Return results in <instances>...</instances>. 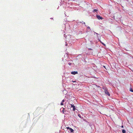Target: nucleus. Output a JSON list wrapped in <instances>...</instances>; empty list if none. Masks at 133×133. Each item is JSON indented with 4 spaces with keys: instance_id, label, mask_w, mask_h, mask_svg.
<instances>
[{
    "instance_id": "f257e3e1",
    "label": "nucleus",
    "mask_w": 133,
    "mask_h": 133,
    "mask_svg": "<svg viewBox=\"0 0 133 133\" xmlns=\"http://www.w3.org/2000/svg\"><path fill=\"white\" fill-rule=\"evenodd\" d=\"M104 92L105 94L108 95V96H110V94L109 92L108 91V90H107L104 91Z\"/></svg>"
},
{
    "instance_id": "f03ea898",
    "label": "nucleus",
    "mask_w": 133,
    "mask_h": 133,
    "mask_svg": "<svg viewBox=\"0 0 133 133\" xmlns=\"http://www.w3.org/2000/svg\"><path fill=\"white\" fill-rule=\"evenodd\" d=\"M96 17L98 19H103V18L100 16L99 15H96Z\"/></svg>"
},
{
    "instance_id": "7ed1b4c3",
    "label": "nucleus",
    "mask_w": 133,
    "mask_h": 133,
    "mask_svg": "<svg viewBox=\"0 0 133 133\" xmlns=\"http://www.w3.org/2000/svg\"><path fill=\"white\" fill-rule=\"evenodd\" d=\"M71 74H72L75 75L78 74V72L75 71H72L71 72Z\"/></svg>"
},
{
    "instance_id": "20e7f679",
    "label": "nucleus",
    "mask_w": 133,
    "mask_h": 133,
    "mask_svg": "<svg viewBox=\"0 0 133 133\" xmlns=\"http://www.w3.org/2000/svg\"><path fill=\"white\" fill-rule=\"evenodd\" d=\"M71 107L72 108H73V110L75 111L76 110L75 107L73 105L71 104Z\"/></svg>"
},
{
    "instance_id": "39448f33",
    "label": "nucleus",
    "mask_w": 133,
    "mask_h": 133,
    "mask_svg": "<svg viewBox=\"0 0 133 133\" xmlns=\"http://www.w3.org/2000/svg\"><path fill=\"white\" fill-rule=\"evenodd\" d=\"M102 89L104 90V91L107 90H108V88L105 87H102Z\"/></svg>"
},
{
    "instance_id": "423d86ee",
    "label": "nucleus",
    "mask_w": 133,
    "mask_h": 133,
    "mask_svg": "<svg viewBox=\"0 0 133 133\" xmlns=\"http://www.w3.org/2000/svg\"><path fill=\"white\" fill-rule=\"evenodd\" d=\"M69 130L71 132H73L74 131V130L71 128H69Z\"/></svg>"
},
{
    "instance_id": "0eeeda50",
    "label": "nucleus",
    "mask_w": 133,
    "mask_h": 133,
    "mask_svg": "<svg viewBox=\"0 0 133 133\" xmlns=\"http://www.w3.org/2000/svg\"><path fill=\"white\" fill-rule=\"evenodd\" d=\"M97 11H98V10L97 9H95L94 10H93L92 12H93L95 13V12H97Z\"/></svg>"
},
{
    "instance_id": "6e6552de",
    "label": "nucleus",
    "mask_w": 133,
    "mask_h": 133,
    "mask_svg": "<svg viewBox=\"0 0 133 133\" xmlns=\"http://www.w3.org/2000/svg\"><path fill=\"white\" fill-rule=\"evenodd\" d=\"M87 30H88V31H89L91 30V29H90V27L89 26L87 27Z\"/></svg>"
},
{
    "instance_id": "1a4fd4ad",
    "label": "nucleus",
    "mask_w": 133,
    "mask_h": 133,
    "mask_svg": "<svg viewBox=\"0 0 133 133\" xmlns=\"http://www.w3.org/2000/svg\"><path fill=\"white\" fill-rule=\"evenodd\" d=\"M130 91L133 92V90L132 89V88H130Z\"/></svg>"
},
{
    "instance_id": "9d476101",
    "label": "nucleus",
    "mask_w": 133,
    "mask_h": 133,
    "mask_svg": "<svg viewBox=\"0 0 133 133\" xmlns=\"http://www.w3.org/2000/svg\"><path fill=\"white\" fill-rule=\"evenodd\" d=\"M122 132L123 133H126V131L125 130L123 129L122 130Z\"/></svg>"
},
{
    "instance_id": "9b49d317",
    "label": "nucleus",
    "mask_w": 133,
    "mask_h": 133,
    "mask_svg": "<svg viewBox=\"0 0 133 133\" xmlns=\"http://www.w3.org/2000/svg\"><path fill=\"white\" fill-rule=\"evenodd\" d=\"M78 116L80 118H82L83 119V117H81V115L80 114H78Z\"/></svg>"
},
{
    "instance_id": "f8f14e48",
    "label": "nucleus",
    "mask_w": 133,
    "mask_h": 133,
    "mask_svg": "<svg viewBox=\"0 0 133 133\" xmlns=\"http://www.w3.org/2000/svg\"><path fill=\"white\" fill-rule=\"evenodd\" d=\"M80 23H82L83 24H84L85 26H86V25H85V22H80Z\"/></svg>"
},
{
    "instance_id": "ddd939ff",
    "label": "nucleus",
    "mask_w": 133,
    "mask_h": 133,
    "mask_svg": "<svg viewBox=\"0 0 133 133\" xmlns=\"http://www.w3.org/2000/svg\"><path fill=\"white\" fill-rule=\"evenodd\" d=\"M64 108L62 110V111H63V112L64 113V112H65V111H64Z\"/></svg>"
},
{
    "instance_id": "4468645a",
    "label": "nucleus",
    "mask_w": 133,
    "mask_h": 133,
    "mask_svg": "<svg viewBox=\"0 0 133 133\" xmlns=\"http://www.w3.org/2000/svg\"><path fill=\"white\" fill-rule=\"evenodd\" d=\"M61 105H63V102H62L61 103Z\"/></svg>"
},
{
    "instance_id": "2eb2a0df",
    "label": "nucleus",
    "mask_w": 133,
    "mask_h": 133,
    "mask_svg": "<svg viewBox=\"0 0 133 133\" xmlns=\"http://www.w3.org/2000/svg\"><path fill=\"white\" fill-rule=\"evenodd\" d=\"M64 101H65V100H64V99H63V100H62V102H63H63H64Z\"/></svg>"
},
{
    "instance_id": "dca6fc26",
    "label": "nucleus",
    "mask_w": 133,
    "mask_h": 133,
    "mask_svg": "<svg viewBox=\"0 0 133 133\" xmlns=\"http://www.w3.org/2000/svg\"><path fill=\"white\" fill-rule=\"evenodd\" d=\"M94 32L95 34H97V35H98V34H97V33H96V32H94Z\"/></svg>"
},
{
    "instance_id": "f3484780",
    "label": "nucleus",
    "mask_w": 133,
    "mask_h": 133,
    "mask_svg": "<svg viewBox=\"0 0 133 133\" xmlns=\"http://www.w3.org/2000/svg\"><path fill=\"white\" fill-rule=\"evenodd\" d=\"M69 128H70L69 127H67V128L68 129H69Z\"/></svg>"
},
{
    "instance_id": "a211bd4d",
    "label": "nucleus",
    "mask_w": 133,
    "mask_h": 133,
    "mask_svg": "<svg viewBox=\"0 0 133 133\" xmlns=\"http://www.w3.org/2000/svg\"><path fill=\"white\" fill-rule=\"evenodd\" d=\"M68 64L70 65H71V63H69Z\"/></svg>"
},
{
    "instance_id": "6ab92c4d",
    "label": "nucleus",
    "mask_w": 133,
    "mask_h": 133,
    "mask_svg": "<svg viewBox=\"0 0 133 133\" xmlns=\"http://www.w3.org/2000/svg\"><path fill=\"white\" fill-rule=\"evenodd\" d=\"M90 42V43L91 44L92 43V42L91 41Z\"/></svg>"
},
{
    "instance_id": "aec40b11",
    "label": "nucleus",
    "mask_w": 133,
    "mask_h": 133,
    "mask_svg": "<svg viewBox=\"0 0 133 133\" xmlns=\"http://www.w3.org/2000/svg\"><path fill=\"white\" fill-rule=\"evenodd\" d=\"M89 50H92V49H90V48H89Z\"/></svg>"
},
{
    "instance_id": "412c9836",
    "label": "nucleus",
    "mask_w": 133,
    "mask_h": 133,
    "mask_svg": "<svg viewBox=\"0 0 133 133\" xmlns=\"http://www.w3.org/2000/svg\"><path fill=\"white\" fill-rule=\"evenodd\" d=\"M122 128H123V126L122 125V127H121Z\"/></svg>"
},
{
    "instance_id": "4be33fe9",
    "label": "nucleus",
    "mask_w": 133,
    "mask_h": 133,
    "mask_svg": "<svg viewBox=\"0 0 133 133\" xmlns=\"http://www.w3.org/2000/svg\"><path fill=\"white\" fill-rule=\"evenodd\" d=\"M65 34H64V36L65 37Z\"/></svg>"
},
{
    "instance_id": "5701e85b",
    "label": "nucleus",
    "mask_w": 133,
    "mask_h": 133,
    "mask_svg": "<svg viewBox=\"0 0 133 133\" xmlns=\"http://www.w3.org/2000/svg\"><path fill=\"white\" fill-rule=\"evenodd\" d=\"M67 44H66V46H67Z\"/></svg>"
},
{
    "instance_id": "b1692460",
    "label": "nucleus",
    "mask_w": 133,
    "mask_h": 133,
    "mask_svg": "<svg viewBox=\"0 0 133 133\" xmlns=\"http://www.w3.org/2000/svg\"><path fill=\"white\" fill-rule=\"evenodd\" d=\"M69 35H68V37H69Z\"/></svg>"
},
{
    "instance_id": "393cba45",
    "label": "nucleus",
    "mask_w": 133,
    "mask_h": 133,
    "mask_svg": "<svg viewBox=\"0 0 133 133\" xmlns=\"http://www.w3.org/2000/svg\"><path fill=\"white\" fill-rule=\"evenodd\" d=\"M102 43V44H104L103 43Z\"/></svg>"
}]
</instances>
